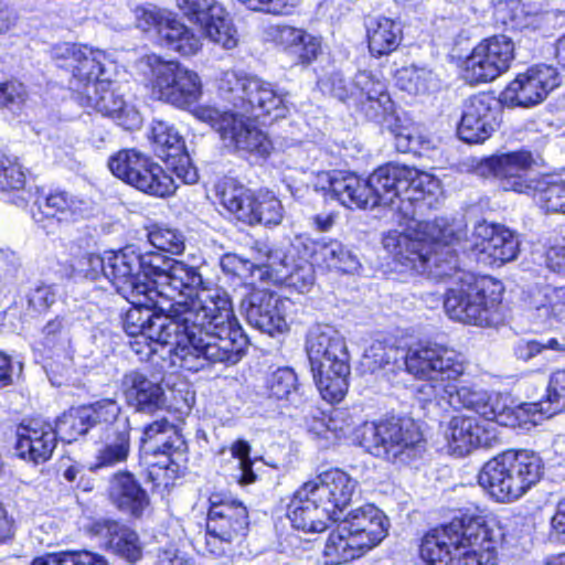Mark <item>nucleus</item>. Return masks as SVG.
<instances>
[{
  "label": "nucleus",
  "mask_w": 565,
  "mask_h": 565,
  "mask_svg": "<svg viewBox=\"0 0 565 565\" xmlns=\"http://www.w3.org/2000/svg\"><path fill=\"white\" fill-rule=\"evenodd\" d=\"M398 350L381 341L373 342L364 353V365L371 372H376L396 361Z\"/></svg>",
  "instance_id": "obj_61"
},
{
  "label": "nucleus",
  "mask_w": 565,
  "mask_h": 565,
  "mask_svg": "<svg viewBox=\"0 0 565 565\" xmlns=\"http://www.w3.org/2000/svg\"><path fill=\"white\" fill-rule=\"evenodd\" d=\"M111 83L105 87H99L96 94L88 93L87 105L98 113L113 117L118 125L127 130H134L140 127L142 118L135 106L127 105L120 95L110 88Z\"/></svg>",
  "instance_id": "obj_36"
},
{
  "label": "nucleus",
  "mask_w": 565,
  "mask_h": 565,
  "mask_svg": "<svg viewBox=\"0 0 565 565\" xmlns=\"http://www.w3.org/2000/svg\"><path fill=\"white\" fill-rule=\"evenodd\" d=\"M275 273L285 284L300 294L311 290L316 276L312 263L305 258L296 259L294 255L269 253L266 263V274Z\"/></svg>",
  "instance_id": "obj_34"
},
{
  "label": "nucleus",
  "mask_w": 565,
  "mask_h": 565,
  "mask_svg": "<svg viewBox=\"0 0 565 565\" xmlns=\"http://www.w3.org/2000/svg\"><path fill=\"white\" fill-rule=\"evenodd\" d=\"M395 82L399 89L413 96H426L439 87V81L431 70L414 64L398 68Z\"/></svg>",
  "instance_id": "obj_46"
},
{
  "label": "nucleus",
  "mask_w": 565,
  "mask_h": 565,
  "mask_svg": "<svg viewBox=\"0 0 565 565\" xmlns=\"http://www.w3.org/2000/svg\"><path fill=\"white\" fill-rule=\"evenodd\" d=\"M149 242L159 250L180 255L185 248V237L177 228L153 226L148 233Z\"/></svg>",
  "instance_id": "obj_56"
},
{
  "label": "nucleus",
  "mask_w": 565,
  "mask_h": 565,
  "mask_svg": "<svg viewBox=\"0 0 565 565\" xmlns=\"http://www.w3.org/2000/svg\"><path fill=\"white\" fill-rule=\"evenodd\" d=\"M313 495L330 510L337 521L352 500L358 482L340 469H330L306 482Z\"/></svg>",
  "instance_id": "obj_23"
},
{
  "label": "nucleus",
  "mask_w": 565,
  "mask_h": 565,
  "mask_svg": "<svg viewBox=\"0 0 565 565\" xmlns=\"http://www.w3.org/2000/svg\"><path fill=\"white\" fill-rule=\"evenodd\" d=\"M540 188L531 195L547 212L565 214V182L554 181L551 175H540Z\"/></svg>",
  "instance_id": "obj_52"
},
{
  "label": "nucleus",
  "mask_w": 565,
  "mask_h": 565,
  "mask_svg": "<svg viewBox=\"0 0 565 565\" xmlns=\"http://www.w3.org/2000/svg\"><path fill=\"white\" fill-rule=\"evenodd\" d=\"M288 518L294 527L311 533L323 532L330 521H337L306 482L294 493L288 505Z\"/></svg>",
  "instance_id": "obj_25"
},
{
  "label": "nucleus",
  "mask_w": 565,
  "mask_h": 565,
  "mask_svg": "<svg viewBox=\"0 0 565 565\" xmlns=\"http://www.w3.org/2000/svg\"><path fill=\"white\" fill-rule=\"evenodd\" d=\"M89 418L84 405L77 408H71L56 420L54 428L56 435L62 440L72 443L92 428Z\"/></svg>",
  "instance_id": "obj_51"
},
{
  "label": "nucleus",
  "mask_w": 565,
  "mask_h": 565,
  "mask_svg": "<svg viewBox=\"0 0 565 565\" xmlns=\"http://www.w3.org/2000/svg\"><path fill=\"white\" fill-rule=\"evenodd\" d=\"M84 406L90 417L92 427L103 426L106 434L116 433L118 423L121 419H128L127 416L121 415L120 406L111 398H104Z\"/></svg>",
  "instance_id": "obj_50"
},
{
  "label": "nucleus",
  "mask_w": 565,
  "mask_h": 565,
  "mask_svg": "<svg viewBox=\"0 0 565 565\" xmlns=\"http://www.w3.org/2000/svg\"><path fill=\"white\" fill-rule=\"evenodd\" d=\"M463 232L461 223L454 224L447 231V237H439L431 244L429 267L419 274H428L436 279L458 274L457 282L445 296L444 307L447 316L467 324L489 327L498 318L502 300V286L488 277L476 278L469 273H458L456 250L448 245L459 241ZM418 273V270H415Z\"/></svg>",
  "instance_id": "obj_5"
},
{
  "label": "nucleus",
  "mask_w": 565,
  "mask_h": 565,
  "mask_svg": "<svg viewBox=\"0 0 565 565\" xmlns=\"http://www.w3.org/2000/svg\"><path fill=\"white\" fill-rule=\"evenodd\" d=\"M122 391L126 401L139 412H153L164 404L161 385L143 373L131 371L122 379Z\"/></svg>",
  "instance_id": "obj_35"
},
{
  "label": "nucleus",
  "mask_w": 565,
  "mask_h": 565,
  "mask_svg": "<svg viewBox=\"0 0 565 565\" xmlns=\"http://www.w3.org/2000/svg\"><path fill=\"white\" fill-rule=\"evenodd\" d=\"M404 363L409 374L426 382L418 392L428 401L443 399L455 408L472 409L484 419L501 426L515 427L539 423L540 409L535 403L513 406L508 395L458 386L468 362L461 353L452 349L437 344L411 347Z\"/></svg>",
  "instance_id": "obj_2"
},
{
  "label": "nucleus",
  "mask_w": 565,
  "mask_h": 565,
  "mask_svg": "<svg viewBox=\"0 0 565 565\" xmlns=\"http://www.w3.org/2000/svg\"><path fill=\"white\" fill-rule=\"evenodd\" d=\"M157 252L137 253L132 247L108 252L106 278L130 303L149 302L154 267L149 266Z\"/></svg>",
  "instance_id": "obj_11"
},
{
  "label": "nucleus",
  "mask_w": 565,
  "mask_h": 565,
  "mask_svg": "<svg viewBox=\"0 0 565 565\" xmlns=\"http://www.w3.org/2000/svg\"><path fill=\"white\" fill-rule=\"evenodd\" d=\"M515 58L511 38L498 34L477 43L461 64L463 78L470 84L490 83L507 73Z\"/></svg>",
  "instance_id": "obj_15"
},
{
  "label": "nucleus",
  "mask_w": 565,
  "mask_h": 565,
  "mask_svg": "<svg viewBox=\"0 0 565 565\" xmlns=\"http://www.w3.org/2000/svg\"><path fill=\"white\" fill-rule=\"evenodd\" d=\"M352 86V98L366 118L383 122L394 116L395 105L386 83L381 77L372 72L360 71L355 74Z\"/></svg>",
  "instance_id": "obj_20"
},
{
  "label": "nucleus",
  "mask_w": 565,
  "mask_h": 565,
  "mask_svg": "<svg viewBox=\"0 0 565 565\" xmlns=\"http://www.w3.org/2000/svg\"><path fill=\"white\" fill-rule=\"evenodd\" d=\"M146 62L150 70L148 86L153 98L178 108H186L201 98L202 81L195 71L157 55L147 56Z\"/></svg>",
  "instance_id": "obj_10"
},
{
  "label": "nucleus",
  "mask_w": 565,
  "mask_h": 565,
  "mask_svg": "<svg viewBox=\"0 0 565 565\" xmlns=\"http://www.w3.org/2000/svg\"><path fill=\"white\" fill-rule=\"evenodd\" d=\"M179 10L201 31L202 35L224 50L239 43V34L230 12L217 0H175Z\"/></svg>",
  "instance_id": "obj_17"
},
{
  "label": "nucleus",
  "mask_w": 565,
  "mask_h": 565,
  "mask_svg": "<svg viewBox=\"0 0 565 565\" xmlns=\"http://www.w3.org/2000/svg\"><path fill=\"white\" fill-rule=\"evenodd\" d=\"M494 100L490 95L478 94L463 104L458 126L460 141H486L499 128Z\"/></svg>",
  "instance_id": "obj_22"
},
{
  "label": "nucleus",
  "mask_w": 565,
  "mask_h": 565,
  "mask_svg": "<svg viewBox=\"0 0 565 565\" xmlns=\"http://www.w3.org/2000/svg\"><path fill=\"white\" fill-rule=\"evenodd\" d=\"M167 49L182 56H193L202 49V40L190 26L172 13L168 23L163 25L159 40Z\"/></svg>",
  "instance_id": "obj_44"
},
{
  "label": "nucleus",
  "mask_w": 565,
  "mask_h": 565,
  "mask_svg": "<svg viewBox=\"0 0 565 565\" xmlns=\"http://www.w3.org/2000/svg\"><path fill=\"white\" fill-rule=\"evenodd\" d=\"M449 451L458 457L470 454L478 447H488L494 438L491 430L473 416L456 415L445 430Z\"/></svg>",
  "instance_id": "obj_28"
},
{
  "label": "nucleus",
  "mask_w": 565,
  "mask_h": 565,
  "mask_svg": "<svg viewBox=\"0 0 565 565\" xmlns=\"http://www.w3.org/2000/svg\"><path fill=\"white\" fill-rule=\"evenodd\" d=\"M232 457L236 460V473L233 478L241 486H248L257 480L256 473L253 471V462L250 460V446L244 440H237L231 446Z\"/></svg>",
  "instance_id": "obj_58"
},
{
  "label": "nucleus",
  "mask_w": 565,
  "mask_h": 565,
  "mask_svg": "<svg viewBox=\"0 0 565 565\" xmlns=\"http://www.w3.org/2000/svg\"><path fill=\"white\" fill-rule=\"evenodd\" d=\"M179 324L175 362L196 372L209 363H237L246 338L228 292L211 282L188 301L169 307Z\"/></svg>",
  "instance_id": "obj_3"
},
{
  "label": "nucleus",
  "mask_w": 565,
  "mask_h": 565,
  "mask_svg": "<svg viewBox=\"0 0 565 565\" xmlns=\"http://www.w3.org/2000/svg\"><path fill=\"white\" fill-rule=\"evenodd\" d=\"M318 185L330 191L349 209H372L369 178L365 180L345 171L321 172L318 174Z\"/></svg>",
  "instance_id": "obj_27"
},
{
  "label": "nucleus",
  "mask_w": 565,
  "mask_h": 565,
  "mask_svg": "<svg viewBox=\"0 0 565 565\" xmlns=\"http://www.w3.org/2000/svg\"><path fill=\"white\" fill-rule=\"evenodd\" d=\"M536 167L539 159L530 151L520 150L490 157L481 163L480 170L498 179L504 191L531 195L540 188V175L533 174Z\"/></svg>",
  "instance_id": "obj_18"
},
{
  "label": "nucleus",
  "mask_w": 565,
  "mask_h": 565,
  "mask_svg": "<svg viewBox=\"0 0 565 565\" xmlns=\"http://www.w3.org/2000/svg\"><path fill=\"white\" fill-rule=\"evenodd\" d=\"M514 355L522 361H529L537 355L548 358V353H565V339L548 338L546 340H520L515 343Z\"/></svg>",
  "instance_id": "obj_53"
},
{
  "label": "nucleus",
  "mask_w": 565,
  "mask_h": 565,
  "mask_svg": "<svg viewBox=\"0 0 565 565\" xmlns=\"http://www.w3.org/2000/svg\"><path fill=\"white\" fill-rule=\"evenodd\" d=\"M38 212L45 217H56L58 221L76 222L87 217L93 211L88 199L60 191L50 193L35 202Z\"/></svg>",
  "instance_id": "obj_37"
},
{
  "label": "nucleus",
  "mask_w": 565,
  "mask_h": 565,
  "mask_svg": "<svg viewBox=\"0 0 565 565\" xmlns=\"http://www.w3.org/2000/svg\"><path fill=\"white\" fill-rule=\"evenodd\" d=\"M494 18L498 23L511 29L535 28L537 17L525 11L520 0L500 1L494 8Z\"/></svg>",
  "instance_id": "obj_48"
},
{
  "label": "nucleus",
  "mask_w": 565,
  "mask_h": 565,
  "mask_svg": "<svg viewBox=\"0 0 565 565\" xmlns=\"http://www.w3.org/2000/svg\"><path fill=\"white\" fill-rule=\"evenodd\" d=\"M458 223L463 225V232L460 239H455L451 245L462 243V249L470 250L479 263L501 266L518 257L520 241L516 234L504 225L480 221L475 225L470 237L462 241L466 236V225L461 220L451 223L446 221V226L452 228L454 224ZM448 246L451 247L450 244Z\"/></svg>",
  "instance_id": "obj_14"
},
{
  "label": "nucleus",
  "mask_w": 565,
  "mask_h": 565,
  "mask_svg": "<svg viewBox=\"0 0 565 565\" xmlns=\"http://www.w3.org/2000/svg\"><path fill=\"white\" fill-rule=\"evenodd\" d=\"M273 40L295 64L307 65L312 63L317 60L322 49L320 36L305 29L291 25H277L273 28Z\"/></svg>",
  "instance_id": "obj_32"
},
{
  "label": "nucleus",
  "mask_w": 565,
  "mask_h": 565,
  "mask_svg": "<svg viewBox=\"0 0 565 565\" xmlns=\"http://www.w3.org/2000/svg\"><path fill=\"white\" fill-rule=\"evenodd\" d=\"M360 443L370 454L398 465L409 463L425 450L423 434L411 419L365 423Z\"/></svg>",
  "instance_id": "obj_9"
},
{
  "label": "nucleus",
  "mask_w": 565,
  "mask_h": 565,
  "mask_svg": "<svg viewBox=\"0 0 565 565\" xmlns=\"http://www.w3.org/2000/svg\"><path fill=\"white\" fill-rule=\"evenodd\" d=\"M129 337L132 339L130 340L129 345L136 355L139 356V360L147 361L154 354H159L164 359L166 354H168L172 365L185 370V366H182L175 362V348L179 337H177L174 332L163 333L161 331H152L149 333H141Z\"/></svg>",
  "instance_id": "obj_42"
},
{
  "label": "nucleus",
  "mask_w": 565,
  "mask_h": 565,
  "mask_svg": "<svg viewBox=\"0 0 565 565\" xmlns=\"http://www.w3.org/2000/svg\"><path fill=\"white\" fill-rule=\"evenodd\" d=\"M305 348L322 398L330 403L342 401L350 375L349 352L342 334L330 324H316L307 333Z\"/></svg>",
  "instance_id": "obj_7"
},
{
  "label": "nucleus",
  "mask_w": 565,
  "mask_h": 565,
  "mask_svg": "<svg viewBox=\"0 0 565 565\" xmlns=\"http://www.w3.org/2000/svg\"><path fill=\"white\" fill-rule=\"evenodd\" d=\"M561 85L556 67L535 64L508 83L500 93V103L508 108H532L542 104Z\"/></svg>",
  "instance_id": "obj_16"
},
{
  "label": "nucleus",
  "mask_w": 565,
  "mask_h": 565,
  "mask_svg": "<svg viewBox=\"0 0 565 565\" xmlns=\"http://www.w3.org/2000/svg\"><path fill=\"white\" fill-rule=\"evenodd\" d=\"M109 497L120 510L135 516L141 515L149 504L147 492L129 472H117L113 476Z\"/></svg>",
  "instance_id": "obj_40"
},
{
  "label": "nucleus",
  "mask_w": 565,
  "mask_h": 565,
  "mask_svg": "<svg viewBox=\"0 0 565 565\" xmlns=\"http://www.w3.org/2000/svg\"><path fill=\"white\" fill-rule=\"evenodd\" d=\"M255 196V192L236 183L234 180L224 182L220 191L223 207L238 221L248 225H255L257 220L254 214V207L257 203Z\"/></svg>",
  "instance_id": "obj_43"
},
{
  "label": "nucleus",
  "mask_w": 565,
  "mask_h": 565,
  "mask_svg": "<svg viewBox=\"0 0 565 565\" xmlns=\"http://www.w3.org/2000/svg\"><path fill=\"white\" fill-rule=\"evenodd\" d=\"M247 9L274 15L291 14L302 0H237Z\"/></svg>",
  "instance_id": "obj_64"
},
{
  "label": "nucleus",
  "mask_w": 565,
  "mask_h": 565,
  "mask_svg": "<svg viewBox=\"0 0 565 565\" xmlns=\"http://www.w3.org/2000/svg\"><path fill=\"white\" fill-rule=\"evenodd\" d=\"M220 266L224 273L237 276L242 279L254 278L256 274H258L259 279H263L266 274V264L255 265L231 253L222 256Z\"/></svg>",
  "instance_id": "obj_59"
},
{
  "label": "nucleus",
  "mask_w": 565,
  "mask_h": 565,
  "mask_svg": "<svg viewBox=\"0 0 565 565\" xmlns=\"http://www.w3.org/2000/svg\"><path fill=\"white\" fill-rule=\"evenodd\" d=\"M220 96L241 114L221 113L214 107L201 106L194 116L214 128L222 139L250 141L266 139L263 125L245 114L284 117L287 111V93L260 77L236 71H225L217 81Z\"/></svg>",
  "instance_id": "obj_4"
},
{
  "label": "nucleus",
  "mask_w": 565,
  "mask_h": 565,
  "mask_svg": "<svg viewBox=\"0 0 565 565\" xmlns=\"http://www.w3.org/2000/svg\"><path fill=\"white\" fill-rule=\"evenodd\" d=\"M56 431L47 423L31 419L17 429V455L28 461L42 463L49 460L56 447Z\"/></svg>",
  "instance_id": "obj_26"
},
{
  "label": "nucleus",
  "mask_w": 565,
  "mask_h": 565,
  "mask_svg": "<svg viewBox=\"0 0 565 565\" xmlns=\"http://www.w3.org/2000/svg\"><path fill=\"white\" fill-rule=\"evenodd\" d=\"M106 52L86 45L71 70V84L74 89L97 95L99 87L110 84V74L107 67Z\"/></svg>",
  "instance_id": "obj_29"
},
{
  "label": "nucleus",
  "mask_w": 565,
  "mask_h": 565,
  "mask_svg": "<svg viewBox=\"0 0 565 565\" xmlns=\"http://www.w3.org/2000/svg\"><path fill=\"white\" fill-rule=\"evenodd\" d=\"M297 387V376L289 367L276 370L268 380L270 396L282 399L287 398Z\"/></svg>",
  "instance_id": "obj_63"
},
{
  "label": "nucleus",
  "mask_w": 565,
  "mask_h": 565,
  "mask_svg": "<svg viewBox=\"0 0 565 565\" xmlns=\"http://www.w3.org/2000/svg\"><path fill=\"white\" fill-rule=\"evenodd\" d=\"M546 407L539 404L537 417L545 415L551 417L565 409V371H556L552 374L547 386Z\"/></svg>",
  "instance_id": "obj_57"
},
{
  "label": "nucleus",
  "mask_w": 565,
  "mask_h": 565,
  "mask_svg": "<svg viewBox=\"0 0 565 565\" xmlns=\"http://www.w3.org/2000/svg\"><path fill=\"white\" fill-rule=\"evenodd\" d=\"M124 320V329L128 335H136L149 332H174L180 337L179 324L175 322L173 312L169 307L159 301L158 297L145 305L131 303Z\"/></svg>",
  "instance_id": "obj_24"
},
{
  "label": "nucleus",
  "mask_w": 565,
  "mask_h": 565,
  "mask_svg": "<svg viewBox=\"0 0 565 565\" xmlns=\"http://www.w3.org/2000/svg\"><path fill=\"white\" fill-rule=\"evenodd\" d=\"M365 29L369 51L375 57L396 51L403 40L401 24L386 17L370 18Z\"/></svg>",
  "instance_id": "obj_39"
},
{
  "label": "nucleus",
  "mask_w": 565,
  "mask_h": 565,
  "mask_svg": "<svg viewBox=\"0 0 565 565\" xmlns=\"http://www.w3.org/2000/svg\"><path fill=\"white\" fill-rule=\"evenodd\" d=\"M365 551L355 541L342 522L333 530L326 542L323 557L327 564L338 565L348 563L363 555Z\"/></svg>",
  "instance_id": "obj_45"
},
{
  "label": "nucleus",
  "mask_w": 565,
  "mask_h": 565,
  "mask_svg": "<svg viewBox=\"0 0 565 565\" xmlns=\"http://www.w3.org/2000/svg\"><path fill=\"white\" fill-rule=\"evenodd\" d=\"M526 319L537 331L565 324V286L544 285L531 290Z\"/></svg>",
  "instance_id": "obj_21"
},
{
  "label": "nucleus",
  "mask_w": 565,
  "mask_h": 565,
  "mask_svg": "<svg viewBox=\"0 0 565 565\" xmlns=\"http://www.w3.org/2000/svg\"><path fill=\"white\" fill-rule=\"evenodd\" d=\"M313 263L329 270L351 274L359 269L358 257L338 239H320L313 243Z\"/></svg>",
  "instance_id": "obj_41"
},
{
  "label": "nucleus",
  "mask_w": 565,
  "mask_h": 565,
  "mask_svg": "<svg viewBox=\"0 0 565 565\" xmlns=\"http://www.w3.org/2000/svg\"><path fill=\"white\" fill-rule=\"evenodd\" d=\"M248 526V513L242 502L223 500L218 494L210 498L206 527L209 544H231L244 536Z\"/></svg>",
  "instance_id": "obj_19"
},
{
  "label": "nucleus",
  "mask_w": 565,
  "mask_h": 565,
  "mask_svg": "<svg viewBox=\"0 0 565 565\" xmlns=\"http://www.w3.org/2000/svg\"><path fill=\"white\" fill-rule=\"evenodd\" d=\"M158 440L160 446H163L164 451L173 449L179 454L186 451V444L177 427L170 424L167 419H160L146 426L141 437L142 443L149 440Z\"/></svg>",
  "instance_id": "obj_49"
},
{
  "label": "nucleus",
  "mask_w": 565,
  "mask_h": 565,
  "mask_svg": "<svg viewBox=\"0 0 565 565\" xmlns=\"http://www.w3.org/2000/svg\"><path fill=\"white\" fill-rule=\"evenodd\" d=\"M430 565H498V543L480 518L455 519L427 533L419 547Z\"/></svg>",
  "instance_id": "obj_6"
},
{
  "label": "nucleus",
  "mask_w": 565,
  "mask_h": 565,
  "mask_svg": "<svg viewBox=\"0 0 565 565\" xmlns=\"http://www.w3.org/2000/svg\"><path fill=\"white\" fill-rule=\"evenodd\" d=\"M90 532L103 540V544L120 558L136 563L142 556V546L135 531L116 521L98 520L90 525Z\"/></svg>",
  "instance_id": "obj_33"
},
{
  "label": "nucleus",
  "mask_w": 565,
  "mask_h": 565,
  "mask_svg": "<svg viewBox=\"0 0 565 565\" xmlns=\"http://www.w3.org/2000/svg\"><path fill=\"white\" fill-rule=\"evenodd\" d=\"M342 524L352 532L365 552L379 545L387 535V520L374 505H364L351 511Z\"/></svg>",
  "instance_id": "obj_31"
},
{
  "label": "nucleus",
  "mask_w": 565,
  "mask_h": 565,
  "mask_svg": "<svg viewBox=\"0 0 565 565\" xmlns=\"http://www.w3.org/2000/svg\"><path fill=\"white\" fill-rule=\"evenodd\" d=\"M157 157L185 184H195L199 172L184 143H158Z\"/></svg>",
  "instance_id": "obj_47"
},
{
  "label": "nucleus",
  "mask_w": 565,
  "mask_h": 565,
  "mask_svg": "<svg viewBox=\"0 0 565 565\" xmlns=\"http://www.w3.org/2000/svg\"><path fill=\"white\" fill-rule=\"evenodd\" d=\"M543 473L544 463L537 454L510 449L482 466L478 482L497 502L511 503L535 487Z\"/></svg>",
  "instance_id": "obj_8"
},
{
  "label": "nucleus",
  "mask_w": 565,
  "mask_h": 565,
  "mask_svg": "<svg viewBox=\"0 0 565 565\" xmlns=\"http://www.w3.org/2000/svg\"><path fill=\"white\" fill-rule=\"evenodd\" d=\"M149 266L154 267L152 285L148 291L149 298L158 297L167 307L172 308L178 302L188 301L212 282L202 276L199 267L161 253H157V257Z\"/></svg>",
  "instance_id": "obj_12"
},
{
  "label": "nucleus",
  "mask_w": 565,
  "mask_h": 565,
  "mask_svg": "<svg viewBox=\"0 0 565 565\" xmlns=\"http://www.w3.org/2000/svg\"><path fill=\"white\" fill-rule=\"evenodd\" d=\"M173 12L160 8H137L135 11L136 25L143 32L154 30L160 39L163 25L168 23Z\"/></svg>",
  "instance_id": "obj_60"
},
{
  "label": "nucleus",
  "mask_w": 565,
  "mask_h": 565,
  "mask_svg": "<svg viewBox=\"0 0 565 565\" xmlns=\"http://www.w3.org/2000/svg\"><path fill=\"white\" fill-rule=\"evenodd\" d=\"M26 182V170L19 159L0 149V190H21Z\"/></svg>",
  "instance_id": "obj_54"
},
{
  "label": "nucleus",
  "mask_w": 565,
  "mask_h": 565,
  "mask_svg": "<svg viewBox=\"0 0 565 565\" xmlns=\"http://www.w3.org/2000/svg\"><path fill=\"white\" fill-rule=\"evenodd\" d=\"M284 306L276 295L267 290H256L250 294L248 305L245 307L247 322L264 333L273 335L287 328Z\"/></svg>",
  "instance_id": "obj_30"
},
{
  "label": "nucleus",
  "mask_w": 565,
  "mask_h": 565,
  "mask_svg": "<svg viewBox=\"0 0 565 565\" xmlns=\"http://www.w3.org/2000/svg\"><path fill=\"white\" fill-rule=\"evenodd\" d=\"M85 44L73 42H57L50 46L47 53L51 61L61 68L71 72L76 60H78Z\"/></svg>",
  "instance_id": "obj_62"
},
{
  "label": "nucleus",
  "mask_w": 565,
  "mask_h": 565,
  "mask_svg": "<svg viewBox=\"0 0 565 565\" xmlns=\"http://www.w3.org/2000/svg\"><path fill=\"white\" fill-rule=\"evenodd\" d=\"M254 207L256 216L255 224H264L266 226L278 225L284 218V207L281 202L271 193L259 191L256 193Z\"/></svg>",
  "instance_id": "obj_55"
},
{
  "label": "nucleus",
  "mask_w": 565,
  "mask_h": 565,
  "mask_svg": "<svg viewBox=\"0 0 565 565\" xmlns=\"http://www.w3.org/2000/svg\"><path fill=\"white\" fill-rule=\"evenodd\" d=\"M108 167L118 179L153 196H170L178 188L159 163L136 149L118 151L109 158Z\"/></svg>",
  "instance_id": "obj_13"
},
{
  "label": "nucleus",
  "mask_w": 565,
  "mask_h": 565,
  "mask_svg": "<svg viewBox=\"0 0 565 565\" xmlns=\"http://www.w3.org/2000/svg\"><path fill=\"white\" fill-rule=\"evenodd\" d=\"M372 209L388 206L401 218L397 228L383 235L382 244L402 270L425 271L431 260V244L447 237L445 218L434 223L417 218L424 207L438 201L440 181L433 174L405 166L386 164L369 177Z\"/></svg>",
  "instance_id": "obj_1"
},
{
  "label": "nucleus",
  "mask_w": 565,
  "mask_h": 565,
  "mask_svg": "<svg viewBox=\"0 0 565 565\" xmlns=\"http://www.w3.org/2000/svg\"><path fill=\"white\" fill-rule=\"evenodd\" d=\"M130 452V423L121 419L116 433L106 434L95 450L94 460L89 463V470L114 467L127 460Z\"/></svg>",
  "instance_id": "obj_38"
}]
</instances>
